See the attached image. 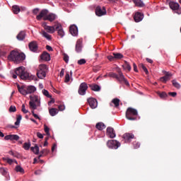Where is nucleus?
Segmentation results:
<instances>
[{
	"instance_id": "obj_12",
	"label": "nucleus",
	"mask_w": 181,
	"mask_h": 181,
	"mask_svg": "<svg viewBox=\"0 0 181 181\" xmlns=\"http://www.w3.org/2000/svg\"><path fill=\"white\" fill-rule=\"evenodd\" d=\"M135 138V136L131 133H126L123 135V139L124 142L127 144L128 142H131L132 139Z\"/></svg>"
},
{
	"instance_id": "obj_48",
	"label": "nucleus",
	"mask_w": 181,
	"mask_h": 181,
	"mask_svg": "<svg viewBox=\"0 0 181 181\" xmlns=\"http://www.w3.org/2000/svg\"><path fill=\"white\" fill-rule=\"evenodd\" d=\"M44 129L47 135L49 136L50 135L49 129L46 125L44 126Z\"/></svg>"
},
{
	"instance_id": "obj_54",
	"label": "nucleus",
	"mask_w": 181,
	"mask_h": 181,
	"mask_svg": "<svg viewBox=\"0 0 181 181\" xmlns=\"http://www.w3.org/2000/svg\"><path fill=\"white\" fill-rule=\"evenodd\" d=\"M33 13L34 15H37V13H39V8H34V9L33 10Z\"/></svg>"
},
{
	"instance_id": "obj_31",
	"label": "nucleus",
	"mask_w": 181,
	"mask_h": 181,
	"mask_svg": "<svg viewBox=\"0 0 181 181\" xmlns=\"http://www.w3.org/2000/svg\"><path fill=\"white\" fill-rule=\"evenodd\" d=\"M3 160L7 162V163H8L9 165H12L13 163L18 164V161L12 160L9 158H3Z\"/></svg>"
},
{
	"instance_id": "obj_62",
	"label": "nucleus",
	"mask_w": 181,
	"mask_h": 181,
	"mask_svg": "<svg viewBox=\"0 0 181 181\" xmlns=\"http://www.w3.org/2000/svg\"><path fill=\"white\" fill-rule=\"evenodd\" d=\"M59 74L60 77H63L64 76V69H62Z\"/></svg>"
},
{
	"instance_id": "obj_5",
	"label": "nucleus",
	"mask_w": 181,
	"mask_h": 181,
	"mask_svg": "<svg viewBox=\"0 0 181 181\" xmlns=\"http://www.w3.org/2000/svg\"><path fill=\"white\" fill-rule=\"evenodd\" d=\"M136 115H138V110L132 107H129L126 112V118L129 119V121H135L136 119Z\"/></svg>"
},
{
	"instance_id": "obj_40",
	"label": "nucleus",
	"mask_w": 181,
	"mask_h": 181,
	"mask_svg": "<svg viewBox=\"0 0 181 181\" xmlns=\"http://www.w3.org/2000/svg\"><path fill=\"white\" fill-rule=\"evenodd\" d=\"M0 173H1V175L5 176L6 175H8V169L4 168H1Z\"/></svg>"
},
{
	"instance_id": "obj_9",
	"label": "nucleus",
	"mask_w": 181,
	"mask_h": 181,
	"mask_svg": "<svg viewBox=\"0 0 181 181\" xmlns=\"http://www.w3.org/2000/svg\"><path fill=\"white\" fill-rule=\"evenodd\" d=\"M56 30H57L58 36L63 38L64 37V35L66 33H64V30H63V27L60 23L55 24Z\"/></svg>"
},
{
	"instance_id": "obj_20",
	"label": "nucleus",
	"mask_w": 181,
	"mask_h": 181,
	"mask_svg": "<svg viewBox=\"0 0 181 181\" xmlns=\"http://www.w3.org/2000/svg\"><path fill=\"white\" fill-rule=\"evenodd\" d=\"M169 6L172 11H178L179 8H180L179 3L175 1H170Z\"/></svg>"
},
{
	"instance_id": "obj_45",
	"label": "nucleus",
	"mask_w": 181,
	"mask_h": 181,
	"mask_svg": "<svg viewBox=\"0 0 181 181\" xmlns=\"http://www.w3.org/2000/svg\"><path fill=\"white\" fill-rule=\"evenodd\" d=\"M70 81V73L66 72L65 75V83H69Z\"/></svg>"
},
{
	"instance_id": "obj_34",
	"label": "nucleus",
	"mask_w": 181,
	"mask_h": 181,
	"mask_svg": "<svg viewBox=\"0 0 181 181\" xmlns=\"http://www.w3.org/2000/svg\"><path fill=\"white\" fill-rule=\"evenodd\" d=\"M31 151L35 155H38L39 154V146H37V145H35L34 147H31Z\"/></svg>"
},
{
	"instance_id": "obj_60",
	"label": "nucleus",
	"mask_w": 181,
	"mask_h": 181,
	"mask_svg": "<svg viewBox=\"0 0 181 181\" xmlns=\"http://www.w3.org/2000/svg\"><path fill=\"white\" fill-rule=\"evenodd\" d=\"M107 59H108V60H110V62H112V60H114V59H115V57H114L110 55V56L107 57Z\"/></svg>"
},
{
	"instance_id": "obj_35",
	"label": "nucleus",
	"mask_w": 181,
	"mask_h": 181,
	"mask_svg": "<svg viewBox=\"0 0 181 181\" xmlns=\"http://www.w3.org/2000/svg\"><path fill=\"white\" fill-rule=\"evenodd\" d=\"M122 68L124 70H127V71H131V65H129L128 62H125V64L122 65Z\"/></svg>"
},
{
	"instance_id": "obj_14",
	"label": "nucleus",
	"mask_w": 181,
	"mask_h": 181,
	"mask_svg": "<svg viewBox=\"0 0 181 181\" xmlns=\"http://www.w3.org/2000/svg\"><path fill=\"white\" fill-rule=\"evenodd\" d=\"M95 13L97 16H103L107 13V11L105 10V7L101 8L100 6H98L95 9Z\"/></svg>"
},
{
	"instance_id": "obj_59",
	"label": "nucleus",
	"mask_w": 181,
	"mask_h": 181,
	"mask_svg": "<svg viewBox=\"0 0 181 181\" xmlns=\"http://www.w3.org/2000/svg\"><path fill=\"white\" fill-rule=\"evenodd\" d=\"M110 77H113L114 78H117V74L114 73L109 74Z\"/></svg>"
},
{
	"instance_id": "obj_4",
	"label": "nucleus",
	"mask_w": 181,
	"mask_h": 181,
	"mask_svg": "<svg viewBox=\"0 0 181 181\" xmlns=\"http://www.w3.org/2000/svg\"><path fill=\"white\" fill-rule=\"evenodd\" d=\"M29 105L31 110H37V107H40V96L37 95H30Z\"/></svg>"
},
{
	"instance_id": "obj_58",
	"label": "nucleus",
	"mask_w": 181,
	"mask_h": 181,
	"mask_svg": "<svg viewBox=\"0 0 181 181\" xmlns=\"http://www.w3.org/2000/svg\"><path fill=\"white\" fill-rule=\"evenodd\" d=\"M46 49L47 50H48L49 52H53V48H52V47L50 45H47L46 46Z\"/></svg>"
},
{
	"instance_id": "obj_44",
	"label": "nucleus",
	"mask_w": 181,
	"mask_h": 181,
	"mask_svg": "<svg viewBox=\"0 0 181 181\" xmlns=\"http://www.w3.org/2000/svg\"><path fill=\"white\" fill-rule=\"evenodd\" d=\"M31 112H32L34 118H35V119H39V121H40V117H39V115H37V114L35 113V110L33 109Z\"/></svg>"
},
{
	"instance_id": "obj_38",
	"label": "nucleus",
	"mask_w": 181,
	"mask_h": 181,
	"mask_svg": "<svg viewBox=\"0 0 181 181\" xmlns=\"http://www.w3.org/2000/svg\"><path fill=\"white\" fill-rule=\"evenodd\" d=\"M112 104H114L115 107H119V99L115 98L112 100Z\"/></svg>"
},
{
	"instance_id": "obj_10",
	"label": "nucleus",
	"mask_w": 181,
	"mask_h": 181,
	"mask_svg": "<svg viewBox=\"0 0 181 181\" xmlns=\"http://www.w3.org/2000/svg\"><path fill=\"white\" fill-rule=\"evenodd\" d=\"M42 27L48 33H54V32H56V25L54 26H49L47 25L46 23H42Z\"/></svg>"
},
{
	"instance_id": "obj_36",
	"label": "nucleus",
	"mask_w": 181,
	"mask_h": 181,
	"mask_svg": "<svg viewBox=\"0 0 181 181\" xmlns=\"http://www.w3.org/2000/svg\"><path fill=\"white\" fill-rule=\"evenodd\" d=\"M42 93L43 95H45L47 98H52V95H50V93H49V91L47 90L43 89L42 90Z\"/></svg>"
},
{
	"instance_id": "obj_11",
	"label": "nucleus",
	"mask_w": 181,
	"mask_h": 181,
	"mask_svg": "<svg viewBox=\"0 0 181 181\" xmlns=\"http://www.w3.org/2000/svg\"><path fill=\"white\" fill-rule=\"evenodd\" d=\"M47 13H49V11L46 9L42 10L40 14L36 17L37 21H40L42 18H43L44 21H46V18H47Z\"/></svg>"
},
{
	"instance_id": "obj_37",
	"label": "nucleus",
	"mask_w": 181,
	"mask_h": 181,
	"mask_svg": "<svg viewBox=\"0 0 181 181\" xmlns=\"http://www.w3.org/2000/svg\"><path fill=\"white\" fill-rule=\"evenodd\" d=\"M76 51L77 53H80V52H81V43H80L78 41L76 42Z\"/></svg>"
},
{
	"instance_id": "obj_39",
	"label": "nucleus",
	"mask_w": 181,
	"mask_h": 181,
	"mask_svg": "<svg viewBox=\"0 0 181 181\" xmlns=\"http://www.w3.org/2000/svg\"><path fill=\"white\" fill-rule=\"evenodd\" d=\"M113 56L115 59H122V57H124V55H122L121 53H113Z\"/></svg>"
},
{
	"instance_id": "obj_17",
	"label": "nucleus",
	"mask_w": 181,
	"mask_h": 181,
	"mask_svg": "<svg viewBox=\"0 0 181 181\" xmlns=\"http://www.w3.org/2000/svg\"><path fill=\"white\" fill-rule=\"evenodd\" d=\"M69 32L72 36H77L78 35V28L76 25H72L70 26Z\"/></svg>"
},
{
	"instance_id": "obj_50",
	"label": "nucleus",
	"mask_w": 181,
	"mask_h": 181,
	"mask_svg": "<svg viewBox=\"0 0 181 181\" xmlns=\"http://www.w3.org/2000/svg\"><path fill=\"white\" fill-rule=\"evenodd\" d=\"M22 111L24 114H28L29 112V110H26V107H25V105H22Z\"/></svg>"
},
{
	"instance_id": "obj_32",
	"label": "nucleus",
	"mask_w": 181,
	"mask_h": 181,
	"mask_svg": "<svg viewBox=\"0 0 181 181\" xmlns=\"http://www.w3.org/2000/svg\"><path fill=\"white\" fill-rule=\"evenodd\" d=\"M59 113V110L56 108H52L49 110V114L52 117H54V115H57Z\"/></svg>"
},
{
	"instance_id": "obj_41",
	"label": "nucleus",
	"mask_w": 181,
	"mask_h": 181,
	"mask_svg": "<svg viewBox=\"0 0 181 181\" xmlns=\"http://www.w3.org/2000/svg\"><path fill=\"white\" fill-rule=\"evenodd\" d=\"M30 142L24 143L23 148L25 151H29L30 149Z\"/></svg>"
},
{
	"instance_id": "obj_27",
	"label": "nucleus",
	"mask_w": 181,
	"mask_h": 181,
	"mask_svg": "<svg viewBox=\"0 0 181 181\" xmlns=\"http://www.w3.org/2000/svg\"><path fill=\"white\" fill-rule=\"evenodd\" d=\"M90 88L93 90V91H100L101 90V87L97 84H91L89 86Z\"/></svg>"
},
{
	"instance_id": "obj_63",
	"label": "nucleus",
	"mask_w": 181,
	"mask_h": 181,
	"mask_svg": "<svg viewBox=\"0 0 181 181\" xmlns=\"http://www.w3.org/2000/svg\"><path fill=\"white\" fill-rule=\"evenodd\" d=\"M56 148H57V144H54L52 148V151L53 152L54 151V149H56Z\"/></svg>"
},
{
	"instance_id": "obj_57",
	"label": "nucleus",
	"mask_w": 181,
	"mask_h": 181,
	"mask_svg": "<svg viewBox=\"0 0 181 181\" xmlns=\"http://www.w3.org/2000/svg\"><path fill=\"white\" fill-rule=\"evenodd\" d=\"M169 95H171V97H176V95H177V93L176 92H170L169 93Z\"/></svg>"
},
{
	"instance_id": "obj_55",
	"label": "nucleus",
	"mask_w": 181,
	"mask_h": 181,
	"mask_svg": "<svg viewBox=\"0 0 181 181\" xmlns=\"http://www.w3.org/2000/svg\"><path fill=\"white\" fill-rule=\"evenodd\" d=\"M160 98H165V97H166V93H165V92H163V93H160Z\"/></svg>"
},
{
	"instance_id": "obj_61",
	"label": "nucleus",
	"mask_w": 181,
	"mask_h": 181,
	"mask_svg": "<svg viewBox=\"0 0 181 181\" xmlns=\"http://www.w3.org/2000/svg\"><path fill=\"white\" fill-rule=\"evenodd\" d=\"M133 67H134V71H136V73H138V69L136 67V64H133Z\"/></svg>"
},
{
	"instance_id": "obj_2",
	"label": "nucleus",
	"mask_w": 181,
	"mask_h": 181,
	"mask_svg": "<svg viewBox=\"0 0 181 181\" xmlns=\"http://www.w3.org/2000/svg\"><path fill=\"white\" fill-rule=\"evenodd\" d=\"M18 92L22 94V95H28V94H34V93H36V90L37 88H36V86L29 85H23V86H17Z\"/></svg>"
},
{
	"instance_id": "obj_28",
	"label": "nucleus",
	"mask_w": 181,
	"mask_h": 181,
	"mask_svg": "<svg viewBox=\"0 0 181 181\" xmlns=\"http://www.w3.org/2000/svg\"><path fill=\"white\" fill-rule=\"evenodd\" d=\"M12 11L13 13H15L16 15H18V13L21 12V8L18 5H14L12 6Z\"/></svg>"
},
{
	"instance_id": "obj_42",
	"label": "nucleus",
	"mask_w": 181,
	"mask_h": 181,
	"mask_svg": "<svg viewBox=\"0 0 181 181\" xmlns=\"http://www.w3.org/2000/svg\"><path fill=\"white\" fill-rule=\"evenodd\" d=\"M16 171L19 172L20 173H25V170H23L20 165H17L16 167Z\"/></svg>"
},
{
	"instance_id": "obj_26",
	"label": "nucleus",
	"mask_w": 181,
	"mask_h": 181,
	"mask_svg": "<svg viewBox=\"0 0 181 181\" xmlns=\"http://www.w3.org/2000/svg\"><path fill=\"white\" fill-rule=\"evenodd\" d=\"M41 35H42V37H45V39H47V40H52V35H50L46 31L42 30L41 33Z\"/></svg>"
},
{
	"instance_id": "obj_1",
	"label": "nucleus",
	"mask_w": 181,
	"mask_h": 181,
	"mask_svg": "<svg viewBox=\"0 0 181 181\" xmlns=\"http://www.w3.org/2000/svg\"><path fill=\"white\" fill-rule=\"evenodd\" d=\"M8 59L10 62H13L16 64H19V63L26 59V55L23 53L13 50L8 55Z\"/></svg>"
},
{
	"instance_id": "obj_19",
	"label": "nucleus",
	"mask_w": 181,
	"mask_h": 181,
	"mask_svg": "<svg viewBox=\"0 0 181 181\" xmlns=\"http://www.w3.org/2000/svg\"><path fill=\"white\" fill-rule=\"evenodd\" d=\"M163 73H164L165 76L160 78V80L163 83H166V81H168V80H170V76H172V74H170L169 72L165 71H163Z\"/></svg>"
},
{
	"instance_id": "obj_22",
	"label": "nucleus",
	"mask_w": 181,
	"mask_h": 181,
	"mask_svg": "<svg viewBox=\"0 0 181 181\" xmlns=\"http://www.w3.org/2000/svg\"><path fill=\"white\" fill-rule=\"evenodd\" d=\"M57 18V16L54 13H49L45 17V21H49V22H53Z\"/></svg>"
},
{
	"instance_id": "obj_24",
	"label": "nucleus",
	"mask_w": 181,
	"mask_h": 181,
	"mask_svg": "<svg viewBox=\"0 0 181 181\" xmlns=\"http://www.w3.org/2000/svg\"><path fill=\"white\" fill-rule=\"evenodd\" d=\"M41 60H44L45 62H50V54L47 52H43L40 56Z\"/></svg>"
},
{
	"instance_id": "obj_51",
	"label": "nucleus",
	"mask_w": 181,
	"mask_h": 181,
	"mask_svg": "<svg viewBox=\"0 0 181 181\" xmlns=\"http://www.w3.org/2000/svg\"><path fill=\"white\" fill-rule=\"evenodd\" d=\"M59 111H64L66 110V106H64V105H60L58 107Z\"/></svg>"
},
{
	"instance_id": "obj_15",
	"label": "nucleus",
	"mask_w": 181,
	"mask_h": 181,
	"mask_svg": "<svg viewBox=\"0 0 181 181\" xmlns=\"http://www.w3.org/2000/svg\"><path fill=\"white\" fill-rule=\"evenodd\" d=\"M106 135L109 136V138H112V139H114L115 138V136H117V134H115V131L112 127L107 128Z\"/></svg>"
},
{
	"instance_id": "obj_16",
	"label": "nucleus",
	"mask_w": 181,
	"mask_h": 181,
	"mask_svg": "<svg viewBox=\"0 0 181 181\" xmlns=\"http://www.w3.org/2000/svg\"><path fill=\"white\" fill-rule=\"evenodd\" d=\"M4 139L5 141H19V136L18 134H9L5 136Z\"/></svg>"
},
{
	"instance_id": "obj_43",
	"label": "nucleus",
	"mask_w": 181,
	"mask_h": 181,
	"mask_svg": "<svg viewBox=\"0 0 181 181\" xmlns=\"http://www.w3.org/2000/svg\"><path fill=\"white\" fill-rule=\"evenodd\" d=\"M173 85L175 88H180V84L176 80L173 81Z\"/></svg>"
},
{
	"instance_id": "obj_30",
	"label": "nucleus",
	"mask_w": 181,
	"mask_h": 181,
	"mask_svg": "<svg viewBox=\"0 0 181 181\" xmlns=\"http://www.w3.org/2000/svg\"><path fill=\"white\" fill-rule=\"evenodd\" d=\"M133 2L136 6H139V8H142L144 6V2L141 0H133Z\"/></svg>"
},
{
	"instance_id": "obj_52",
	"label": "nucleus",
	"mask_w": 181,
	"mask_h": 181,
	"mask_svg": "<svg viewBox=\"0 0 181 181\" xmlns=\"http://www.w3.org/2000/svg\"><path fill=\"white\" fill-rule=\"evenodd\" d=\"M141 67H142L144 71H145V73H146V74H148V69H146V66L145 65H144V64H141Z\"/></svg>"
},
{
	"instance_id": "obj_25",
	"label": "nucleus",
	"mask_w": 181,
	"mask_h": 181,
	"mask_svg": "<svg viewBox=\"0 0 181 181\" xmlns=\"http://www.w3.org/2000/svg\"><path fill=\"white\" fill-rule=\"evenodd\" d=\"M25 37H26V33L25 31L20 32L16 37L18 40H23Z\"/></svg>"
},
{
	"instance_id": "obj_7",
	"label": "nucleus",
	"mask_w": 181,
	"mask_h": 181,
	"mask_svg": "<svg viewBox=\"0 0 181 181\" xmlns=\"http://www.w3.org/2000/svg\"><path fill=\"white\" fill-rule=\"evenodd\" d=\"M107 146L110 149H118L121 146V143L117 140H110L107 142Z\"/></svg>"
},
{
	"instance_id": "obj_8",
	"label": "nucleus",
	"mask_w": 181,
	"mask_h": 181,
	"mask_svg": "<svg viewBox=\"0 0 181 181\" xmlns=\"http://www.w3.org/2000/svg\"><path fill=\"white\" fill-rule=\"evenodd\" d=\"M88 88V86H87V83H81L78 88V94L80 95H86V91H87Z\"/></svg>"
},
{
	"instance_id": "obj_6",
	"label": "nucleus",
	"mask_w": 181,
	"mask_h": 181,
	"mask_svg": "<svg viewBox=\"0 0 181 181\" xmlns=\"http://www.w3.org/2000/svg\"><path fill=\"white\" fill-rule=\"evenodd\" d=\"M46 73H47V66L46 64H40L39 66V70L37 72L38 78H45L46 77Z\"/></svg>"
},
{
	"instance_id": "obj_29",
	"label": "nucleus",
	"mask_w": 181,
	"mask_h": 181,
	"mask_svg": "<svg viewBox=\"0 0 181 181\" xmlns=\"http://www.w3.org/2000/svg\"><path fill=\"white\" fill-rule=\"evenodd\" d=\"M96 128L99 131H103V129H105V124H104L103 122L97 123Z\"/></svg>"
},
{
	"instance_id": "obj_56",
	"label": "nucleus",
	"mask_w": 181,
	"mask_h": 181,
	"mask_svg": "<svg viewBox=\"0 0 181 181\" xmlns=\"http://www.w3.org/2000/svg\"><path fill=\"white\" fill-rule=\"evenodd\" d=\"M37 138H40V139H43V135L40 132L37 133Z\"/></svg>"
},
{
	"instance_id": "obj_23",
	"label": "nucleus",
	"mask_w": 181,
	"mask_h": 181,
	"mask_svg": "<svg viewBox=\"0 0 181 181\" xmlns=\"http://www.w3.org/2000/svg\"><path fill=\"white\" fill-rule=\"evenodd\" d=\"M142 19H144V14L137 12L135 13L134 15V21L135 22H141V21H142Z\"/></svg>"
},
{
	"instance_id": "obj_3",
	"label": "nucleus",
	"mask_w": 181,
	"mask_h": 181,
	"mask_svg": "<svg viewBox=\"0 0 181 181\" xmlns=\"http://www.w3.org/2000/svg\"><path fill=\"white\" fill-rule=\"evenodd\" d=\"M18 76L22 80H26L29 77V74L25 71L24 66H19L16 69L15 74H13V78H18Z\"/></svg>"
},
{
	"instance_id": "obj_53",
	"label": "nucleus",
	"mask_w": 181,
	"mask_h": 181,
	"mask_svg": "<svg viewBox=\"0 0 181 181\" xmlns=\"http://www.w3.org/2000/svg\"><path fill=\"white\" fill-rule=\"evenodd\" d=\"M134 149H138L141 146V144L136 142V144H134Z\"/></svg>"
},
{
	"instance_id": "obj_21",
	"label": "nucleus",
	"mask_w": 181,
	"mask_h": 181,
	"mask_svg": "<svg viewBox=\"0 0 181 181\" xmlns=\"http://www.w3.org/2000/svg\"><path fill=\"white\" fill-rule=\"evenodd\" d=\"M117 80L119 81H124V83L126 84V86H129V82L125 79V76H124V74L122 72L119 71V76H117Z\"/></svg>"
},
{
	"instance_id": "obj_64",
	"label": "nucleus",
	"mask_w": 181,
	"mask_h": 181,
	"mask_svg": "<svg viewBox=\"0 0 181 181\" xmlns=\"http://www.w3.org/2000/svg\"><path fill=\"white\" fill-rule=\"evenodd\" d=\"M49 145V143L47 142V139H45V141L44 143V146H47Z\"/></svg>"
},
{
	"instance_id": "obj_18",
	"label": "nucleus",
	"mask_w": 181,
	"mask_h": 181,
	"mask_svg": "<svg viewBox=\"0 0 181 181\" xmlns=\"http://www.w3.org/2000/svg\"><path fill=\"white\" fill-rule=\"evenodd\" d=\"M29 49L31 52H37V42L36 41H32L29 43Z\"/></svg>"
},
{
	"instance_id": "obj_46",
	"label": "nucleus",
	"mask_w": 181,
	"mask_h": 181,
	"mask_svg": "<svg viewBox=\"0 0 181 181\" xmlns=\"http://www.w3.org/2000/svg\"><path fill=\"white\" fill-rule=\"evenodd\" d=\"M86 63H87V61H86L85 59H81L78 61V64H79L80 66L86 64Z\"/></svg>"
},
{
	"instance_id": "obj_13",
	"label": "nucleus",
	"mask_w": 181,
	"mask_h": 181,
	"mask_svg": "<svg viewBox=\"0 0 181 181\" xmlns=\"http://www.w3.org/2000/svg\"><path fill=\"white\" fill-rule=\"evenodd\" d=\"M88 103L90 108H92L93 110L97 108V107L98 105V103L97 102V100H95V98H88Z\"/></svg>"
},
{
	"instance_id": "obj_49",
	"label": "nucleus",
	"mask_w": 181,
	"mask_h": 181,
	"mask_svg": "<svg viewBox=\"0 0 181 181\" xmlns=\"http://www.w3.org/2000/svg\"><path fill=\"white\" fill-rule=\"evenodd\" d=\"M10 112H16V107L11 105L9 108Z\"/></svg>"
},
{
	"instance_id": "obj_47",
	"label": "nucleus",
	"mask_w": 181,
	"mask_h": 181,
	"mask_svg": "<svg viewBox=\"0 0 181 181\" xmlns=\"http://www.w3.org/2000/svg\"><path fill=\"white\" fill-rule=\"evenodd\" d=\"M64 60L66 63H69V57L67 54H64Z\"/></svg>"
},
{
	"instance_id": "obj_33",
	"label": "nucleus",
	"mask_w": 181,
	"mask_h": 181,
	"mask_svg": "<svg viewBox=\"0 0 181 181\" xmlns=\"http://www.w3.org/2000/svg\"><path fill=\"white\" fill-rule=\"evenodd\" d=\"M21 121H22V115H18L17 116L16 122H15L16 127H19V125H21Z\"/></svg>"
}]
</instances>
